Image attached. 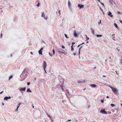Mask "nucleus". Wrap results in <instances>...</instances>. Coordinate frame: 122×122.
<instances>
[{"label":"nucleus","instance_id":"1","mask_svg":"<svg viewBox=\"0 0 122 122\" xmlns=\"http://www.w3.org/2000/svg\"><path fill=\"white\" fill-rule=\"evenodd\" d=\"M109 87L112 89L113 92L116 95H117L118 93L117 90L116 88L112 87L110 86H109Z\"/></svg>","mask_w":122,"mask_h":122},{"label":"nucleus","instance_id":"2","mask_svg":"<svg viewBox=\"0 0 122 122\" xmlns=\"http://www.w3.org/2000/svg\"><path fill=\"white\" fill-rule=\"evenodd\" d=\"M47 66V64L46 62L44 61H43V66L44 67V69H46Z\"/></svg>","mask_w":122,"mask_h":122},{"label":"nucleus","instance_id":"3","mask_svg":"<svg viewBox=\"0 0 122 122\" xmlns=\"http://www.w3.org/2000/svg\"><path fill=\"white\" fill-rule=\"evenodd\" d=\"M100 112L103 114H107V113L103 110H102L100 111Z\"/></svg>","mask_w":122,"mask_h":122},{"label":"nucleus","instance_id":"4","mask_svg":"<svg viewBox=\"0 0 122 122\" xmlns=\"http://www.w3.org/2000/svg\"><path fill=\"white\" fill-rule=\"evenodd\" d=\"M41 16L42 17H44V18H45L46 19H47V16H45V15L44 14V12H43V13L42 14Z\"/></svg>","mask_w":122,"mask_h":122},{"label":"nucleus","instance_id":"5","mask_svg":"<svg viewBox=\"0 0 122 122\" xmlns=\"http://www.w3.org/2000/svg\"><path fill=\"white\" fill-rule=\"evenodd\" d=\"M26 89V88L25 87L24 88H20V89H19V90L21 92V91H25Z\"/></svg>","mask_w":122,"mask_h":122},{"label":"nucleus","instance_id":"6","mask_svg":"<svg viewBox=\"0 0 122 122\" xmlns=\"http://www.w3.org/2000/svg\"><path fill=\"white\" fill-rule=\"evenodd\" d=\"M85 82V80H81V81H78V83H84Z\"/></svg>","mask_w":122,"mask_h":122},{"label":"nucleus","instance_id":"7","mask_svg":"<svg viewBox=\"0 0 122 122\" xmlns=\"http://www.w3.org/2000/svg\"><path fill=\"white\" fill-rule=\"evenodd\" d=\"M43 49L42 48H41L40 50L39 51V54L40 55L42 54V51L43 50Z\"/></svg>","mask_w":122,"mask_h":122},{"label":"nucleus","instance_id":"8","mask_svg":"<svg viewBox=\"0 0 122 122\" xmlns=\"http://www.w3.org/2000/svg\"><path fill=\"white\" fill-rule=\"evenodd\" d=\"M11 97H4V99L5 100H7L8 99H10L11 98Z\"/></svg>","mask_w":122,"mask_h":122},{"label":"nucleus","instance_id":"9","mask_svg":"<svg viewBox=\"0 0 122 122\" xmlns=\"http://www.w3.org/2000/svg\"><path fill=\"white\" fill-rule=\"evenodd\" d=\"M112 13L111 12H109L108 14V15L109 16H110L111 17H112L113 15H112Z\"/></svg>","mask_w":122,"mask_h":122},{"label":"nucleus","instance_id":"10","mask_svg":"<svg viewBox=\"0 0 122 122\" xmlns=\"http://www.w3.org/2000/svg\"><path fill=\"white\" fill-rule=\"evenodd\" d=\"M78 7H80V8H82V7L84 6V5H81L80 4H78Z\"/></svg>","mask_w":122,"mask_h":122},{"label":"nucleus","instance_id":"11","mask_svg":"<svg viewBox=\"0 0 122 122\" xmlns=\"http://www.w3.org/2000/svg\"><path fill=\"white\" fill-rule=\"evenodd\" d=\"M74 36H75L77 37L78 36V35L76 33V31H74Z\"/></svg>","mask_w":122,"mask_h":122},{"label":"nucleus","instance_id":"12","mask_svg":"<svg viewBox=\"0 0 122 122\" xmlns=\"http://www.w3.org/2000/svg\"><path fill=\"white\" fill-rule=\"evenodd\" d=\"M91 86L92 87H96V85L94 84H92L91 85Z\"/></svg>","mask_w":122,"mask_h":122},{"label":"nucleus","instance_id":"13","mask_svg":"<svg viewBox=\"0 0 122 122\" xmlns=\"http://www.w3.org/2000/svg\"><path fill=\"white\" fill-rule=\"evenodd\" d=\"M27 92H31V91L30 90V89L29 88H28L27 89Z\"/></svg>","mask_w":122,"mask_h":122},{"label":"nucleus","instance_id":"14","mask_svg":"<svg viewBox=\"0 0 122 122\" xmlns=\"http://www.w3.org/2000/svg\"><path fill=\"white\" fill-rule=\"evenodd\" d=\"M91 31L92 33L93 34H94V31L93 30L92 28H91Z\"/></svg>","mask_w":122,"mask_h":122},{"label":"nucleus","instance_id":"15","mask_svg":"<svg viewBox=\"0 0 122 122\" xmlns=\"http://www.w3.org/2000/svg\"><path fill=\"white\" fill-rule=\"evenodd\" d=\"M71 51H73L74 50V49L73 47V46L72 45V46H71Z\"/></svg>","mask_w":122,"mask_h":122},{"label":"nucleus","instance_id":"16","mask_svg":"<svg viewBox=\"0 0 122 122\" xmlns=\"http://www.w3.org/2000/svg\"><path fill=\"white\" fill-rule=\"evenodd\" d=\"M58 52L59 53H60V54H61V53H62V54H64L65 55V53L63 52H62V51H58Z\"/></svg>","mask_w":122,"mask_h":122},{"label":"nucleus","instance_id":"17","mask_svg":"<svg viewBox=\"0 0 122 122\" xmlns=\"http://www.w3.org/2000/svg\"><path fill=\"white\" fill-rule=\"evenodd\" d=\"M97 37H101L102 36V35H97Z\"/></svg>","mask_w":122,"mask_h":122},{"label":"nucleus","instance_id":"18","mask_svg":"<svg viewBox=\"0 0 122 122\" xmlns=\"http://www.w3.org/2000/svg\"><path fill=\"white\" fill-rule=\"evenodd\" d=\"M114 25L116 27V28H117V25L116 24V23H114Z\"/></svg>","mask_w":122,"mask_h":122},{"label":"nucleus","instance_id":"19","mask_svg":"<svg viewBox=\"0 0 122 122\" xmlns=\"http://www.w3.org/2000/svg\"><path fill=\"white\" fill-rule=\"evenodd\" d=\"M111 106L112 107H114L115 106V105L114 104H111Z\"/></svg>","mask_w":122,"mask_h":122},{"label":"nucleus","instance_id":"20","mask_svg":"<svg viewBox=\"0 0 122 122\" xmlns=\"http://www.w3.org/2000/svg\"><path fill=\"white\" fill-rule=\"evenodd\" d=\"M47 115L51 119V117L50 115H48L47 113Z\"/></svg>","mask_w":122,"mask_h":122},{"label":"nucleus","instance_id":"21","mask_svg":"<svg viewBox=\"0 0 122 122\" xmlns=\"http://www.w3.org/2000/svg\"><path fill=\"white\" fill-rule=\"evenodd\" d=\"M68 5L69 7L71 5L70 3L69 2V1L68 2Z\"/></svg>","mask_w":122,"mask_h":122},{"label":"nucleus","instance_id":"22","mask_svg":"<svg viewBox=\"0 0 122 122\" xmlns=\"http://www.w3.org/2000/svg\"><path fill=\"white\" fill-rule=\"evenodd\" d=\"M65 36L66 37V38H68V36H67V35L66 34H65Z\"/></svg>","mask_w":122,"mask_h":122},{"label":"nucleus","instance_id":"23","mask_svg":"<svg viewBox=\"0 0 122 122\" xmlns=\"http://www.w3.org/2000/svg\"><path fill=\"white\" fill-rule=\"evenodd\" d=\"M12 76H10L9 78V80H10V79H11V78H12Z\"/></svg>","mask_w":122,"mask_h":122},{"label":"nucleus","instance_id":"24","mask_svg":"<svg viewBox=\"0 0 122 122\" xmlns=\"http://www.w3.org/2000/svg\"><path fill=\"white\" fill-rule=\"evenodd\" d=\"M53 53L54 54H55V50H54V49L53 50Z\"/></svg>","mask_w":122,"mask_h":122},{"label":"nucleus","instance_id":"25","mask_svg":"<svg viewBox=\"0 0 122 122\" xmlns=\"http://www.w3.org/2000/svg\"><path fill=\"white\" fill-rule=\"evenodd\" d=\"M49 54L50 56H52V55L50 52H49Z\"/></svg>","mask_w":122,"mask_h":122},{"label":"nucleus","instance_id":"26","mask_svg":"<svg viewBox=\"0 0 122 122\" xmlns=\"http://www.w3.org/2000/svg\"><path fill=\"white\" fill-rule=\"evenodd\" d=\"M40 5V3H39L37 5V6H39Z\"/></svg>","mask_w":122,"mask_h":122},{"label":"nucleus","instance_id":"27","mask_svg":"<svg viewBox=\"0 0 122 122\" xmlns=\"http://www.w3.org/2000/svg\"><path fill=\"white\" fill-rule=\"evenodd\" d=\"M61 11L60 10H59L58 11V13H59L60 15H61V13H60Z\"/></svg>","mask_w":122,"mask_h":122},{"label":"nucleus","instance_id":"28","mask_svg":"<svg viewBox=\"0 0 122 122\" xmlns=\"http://www.w3.org/2000/svg\"><path fill=\"white\" fill-rule=\"evenodd\" d=\"M101 102H102V103H103L104 102V100H101Z\"/></svg>","mask_w":122,"mask_h":122},{"label":"nucleus","instance_id":"29","mask_svg":"<svg viewBox=\"0 0 122 122\" xmlns=\"http://www.w3.org/2000/svg\"><path fill=\"white\" fill-rule=\"evenodd\" d=\"M27 84L28 85H29L30 84V83L29 82H28L27 83Z\"/></svg>","mask_w":122,"mask_h":122},{"label":"nucleus","instance_id":"30","mask_svg":"<svg viewBox=\"0 0 122 122\" xmlns=\"http://www.w3.org/2000/svg\"><path fill=\"white\" fill-rule=\"evenodd\" d=\"M62 47L63 48V49H64L65 48V47L64 46H62Z\"/></svg>","mask_w":122,"mask_h":122},{"label":"nucleus","instance_id":"31","mask_svg":"<svg viewBox=\"0 0 122 122\" xmlns=\"http://www.w3.org/2000/svg\"><path fill=\"white\" fill-rule=\"evenodd\" d=\"M81 45V44H79V45H78L77 46V47H79V46H80V45Z\"/></svg>","mask_w":122,"mask_h":122},{"label":"nucleus","instance_id":"32","mask_svg":"<svg viewBox=\"0 0 122 122\" xmlns=\"http://www.w3.org/2000/svg\"><path fill=\"white\" fill-rule=\"evenodd\" d=\"M82 47H81L79 49V51H80V50L81 49V48Z\"/></svg>","mask_w":122,"mask_h":122},{"label":"nucleus","instance_id":"33","mask_svg":"<svg viewBox=\"0 0 122 122\" xmlns=\"http://www.w3.org/2000/svg\"><path fill=\"white\" fill-rule=\"evenodd\" d=\"M75 44V42H72V45H73L74 44Z\"/></svg>","mask_w":122,"mask_h":122},{"label":"nucleus","instance_id":"34","mask_svg":"<svg viewBox=\"0 0 122 122\" xmlns=\"http://www.w3.org/2000/svg\"><path fill=\"white\" fill-rule=\"evenodd\" d=\"M115 72H116V74H117V75H118V74H117V71H115Z\"/></svg>","mask_w":122,"mask_h":122},{"label":"nucleus","instance_id":"35","mask_svg":"<svg viewBox=\"0 0 122 122\" xmlns=\"http://www.w3.org/2000/svg\"><path fill=\"white\" fill-rule=\"evenodd\" d=\"M3 91H2V92H0V94H2V93H3Z\"/></svg>","mask_w":122,"mask_h":122},{"label":"nucleus","instance_id":"36","mask_svg":"<svg viewBox=\"0 0 122 122\" xmlns=\"http://www.w3.org/2000/svg\"><path fill=\"white\" fill-rule=\"evenodd\" d=\"M108 113L109 114H111V112H108Z\"/></svg>","mask_w":122,"mask_h":122},{"label":"nucleus","instance_id":"37","mask_svg":"<svg viewBox=\"0 0 122 122\" xmlns=\"http://www.w3.org/2000/svg\"><path fill=\"white\" fill-rule=\"evenodd\" d=\"M45 69H44V71H45V72L46 73H47V72H46V70Z\"/></svg>","mask_w":122,"mask_h":122},{"label":"nucleus","instance_id":"38","mask_svg":"<svg viewBox=\"0 0 122 122\" xmlns=\"http://www.w3.org/2000/svg\"><path fill=\"white\" fill-rule=\"evenodd\" d=\"M87 39H86V40H88L89 39V38L88 37H87Z\"/></svg>","mask_w":122,"mask_h":122},{"label":"nucleus","instance_id":"39","mask_svg":"<svg viewBox=\"0 0 122 122\" xmlns=\"http://www.w3.org/2000/svg\"><path fill=\"white\" fill-rule=\"evenodd\" d=\"M117 50H118V51H120V50L119 49H118L117 48Z\"/></svg>","mask_w":122,"mask_h":122},{"label":"nucleus","instance_id":"40","mask_svg":"<svg viewBox=\"0 0 122 122\" xmlns=\"http://www.w3.org/2000/svg\"><path fill=\"white\" fill-rule=\"evenodd\" d=\"M19 107H20V106H19V105L18 106H17V109H18V108Z\"/></svg>","mask_w":122,"mask_h":122},{"label":"nucleus","instance_id":"41","mask_svg":"<svg viewBox=\"0 0 122 122\" xmlns=\"http://www.w3.org/2000/svg\"><path fill=\"white\" fill-rule=\"evenodd\" d=\"M101 4L103 6H104V4H103V3H101Z\"/></svg>","mask_w":122,"mask_h":122},{"label":"nucleus","instance_id":"42","mask_svg":"<svg viewBox=\"0 0 122 122\" xmlns=\"http://www.w3.org/2000/svg\"><path fill=\"white\" fill-rule=\"evenodd\" d=\"M106 98H109V97L108 96H107L106 97Z\"/></svg>","mask_w":122,"mask_h":122},{"label":"nucleus","instance_id":"43","mask_svg":"<svg viewBox=\"0 0 122 122\" xmlns=\"http://www.w3.org/2000/svg\"><path fill=\"white\" fill-rule=\"evenodd\" d=\"M119 21L120 22L122 23V21L121 20H120Z\"/></svg>","mask_w":122,"mask_h":122},{"label":"nucleus","instance_id":"44","mask_svg":"<svg viewBox=\"0 0 122 122\" xmlns=\"http://www.w3.org/2000/svg\"><path fill=\"white\" fill-rule=\"evenodd\" d=\"M2 34H1V36H0V37L1 38L2 37Z\"/></svg>","mask_w":122,"mask_h":122},{"label":"nucleus","instance_id":"45","mask_svg":"<svg viewBox=\"0 0 122 122\" xmlns=\"http://www.w3.org/2000/svg\"><path fill=\"white\" fill-rule=\"evenodd\" d=\"M18 109H17H17L15 110V111H16V112H17L18 111Z\"/></svg>","mask_w":122,"mask_h":122},{"label":"nucleus","instance_id":"46","mask_svg":"<svg viewBox=\"0 0 122 122\" xmlns=\"http://www.w3.org/2000/svg\"><path fill=\"white\" fill-rule=\"evenodd\" d=\"M80 51H79V55H80Z\"/></svg>","mask_w":122,"mask_h":122},{"label":"nucleus","instance_id":"47","mask_svg":"<svg viewBox=\"0 0 122 122\" xmlns=\"http://www.w3.org/2000/svg\"><path fill=\"white\" fill-rule=\"evenodd\" d=\"M30 53L31 54L33 55V53L32 52H30Z\"/></svg>","mask_w":122,"mask_h":122},{"label":"nucleus","instance_id":"48","mask_svg":"<svg viewBox=\"0 0 122 122\" xmlns=\"http://www.w3.org/2000/svg\"><path fill=\"white\" fill-rule=\"evenodd\" d=\"M120 62H121V63L122 64V60H121V61H120Z\"/></svg>","mask_w":122,"mask_h":122},{"label":"nucleus","instance_id":"49","mask_svg":"<svg viewBox=\"0 0 122 122\" xmlns=\"http://www.w3.org/2000/svg\"><path fill=\"white\" fill-rule=\"evenodd\" d=\"M68 121H71V119H70V120H68Z\"/></svg>","mask_w":122,"mask_h":122},{"label":"nucleus","instance_id":"50","mask_svg":"<svg viewBox=\"0 0 122 122\" xmlns=\"http://www.w3.org/2000/svg\"><path fill=\"white\" fill-rule=\"evenodd\" d=\"M73 55H76V53H74Z\"/></svg>","mask_w":122,"mask_h":122},{"label":"nucleus","instance_id":"51","mask_svg":"<svg viewBox=\"0 0 122 122\" xmlns=\"http://www.w3.org/2000/svg\"><path fill=\"white\" fill-rule=\"evenodd\" d=\"M32 105V107H33V108H34V106L33 105Z\"/></svg>","mask_w":122,"mask_h":122},{"label":"nucleus","instance_id":"52","mask_svg":"<svg viewBox=\"0 0 122 122\" xmlns=\"http://www.w3.org/2000/svg\"><path fill=\"white\" fill-rule=\"evenodd\" d=\"M97 0L99 1V2H101L100 1V0Z\"/></svg>","mask_w":122,"mask_h":122},{"label":"nucleus","instance_id":"53","mask_svg":"<svg viewBox=\"0 0 122 122\" xmlns=\"http://www.w3.org/2000/svg\"><path fill=\"white\" fill-rule=\"evenodd\" d=\"M115 35V34H113L112 35V36H114Z\"/></svg>","mask_w":122,"mask_h":122},{"label":"nucleus","instance_id":"54","mask_svg":"<svg viewBox=\"0 0 122 122\" xmlns=\"http://www.w3.org/2000/svg\"><path fill=\"white\" fill-rule=\"evenodd\" d=\"M20 104H21L20 103L19 104V105L20 106Z\"/></svg>","mask_w":122,"mask_h":122},{"label":"nucleus","instance_id":"55","mask_svg":"<svg viewBox=\"0 0 122 122\" xmlns=\"http://www.w3.org/2000/svg\"><path fill=\"white\" fill-rule=\"evenodd\" d=\"M103 76L104 77H106V76H104V75H103Z\"/></svg>","mask_w":122,"mask_h":122},{"label":"nucleus","instance_id":"56","mask_svg":"<svg viewBox=\"0 0 122 122\" xmlns=\"http://www.w3.org/2000/svg\"><path fill=\"white\" fill-rule=\"evenodd\" d=\"M84 42H83V43H82V44H81V45H82V44H84Z\"/></svg>","mask_w":122,"mask_h":122},{"label":"nucleus","instance_id":"57","mask_svg":"<svg viewBox=\"0 0 122 122\" xmlns=\"http://www.w3.org/2000/svg\"><path fill=\"white\" fill-rule=\"evenodd\" d=\"M96 67H94V69H96Z\"/></svg>","mask_w":122,"mask_h":122},{"label":"nucleus","instance_id":"58","mask_svg":"<svg viewBox=\"0 0 122 122\" xmlns=\"http://www.w3.org/2000/svg\"><path fill=\"white\" fill-rule=\"evenodd\" d=\"M86 37L87 38V35H86Z\"/></svg>","mask_w":122,"mask_h":122},{"label":"nucleus","instance_id":"59","mask_svg":"<svg viewBox=\"0 0 122 122\" xmlns=\"http://www.w3.org/2000/svg\"><path fill=\"white\" fill-rule=\"evenodd\" d=\"M86 88H84V90H85V89H86Z\"/></svg>","mask_w":122,"mask_h":122},{"label":"nucleus","instance_id":"60","mask_svg":"<svg viewBox=\"0 0 122 122\" xmlns=\"http://www.w3.org/2000/svg\"><path fill=\"white\" fill-rule=\"evenodd\" d=\"M101 10H102V11L103 10H102V9H101Z\"/></svg>","mask_w":122,"mask_h":122},{"label":"nucleus","instance_id":"61","mask_svg":"<svg viewBox=\"0 0 122 122\" xmlns=\"http://www.w3.org/2000/svg\"><path fill=\"white\" fill-rule=\"evenodd\" d=\"M2 105H4V104H3V103H2Z\"/></svg>","mask_w":122,"mask_h":122},{"label":"nucleus","instance_id":"62","mask_svg":"<svg viewBox=\"0 0 122 122\" xmlns=\"http://www.w3.org/2000/svg\"><path fill=\"white\" fill-rule=\"evenodd\" d=\"M121 106H122V103L121 104Z\"/></svg>","mask_w":122,"mask_h":122},{"label":"nucleus","instance_id":"63","mask_svg":"<svg viewBox=\"0 0 122 122\" xmlns=\"http://www.w3.org/2000/svg\"><path fill=\"white\" fill-rule=\"evenodd\" d=\"M100 23H101V20H100Z\"/></svg>","mask_w":122,"mask_h":122},{"label":"nucleus","instance_id":"64","mask_svg":"<svg viewBox=\"0 0 122 122\" xmlns=\"http://www.w3.org/2000/svg\"><path fill=\"white\" fill-rule=\"evenodd\" d=\"M35 80H36V78H35Z\"/></svg>","mask_w":122,"mask_h":122}]
</instances>
